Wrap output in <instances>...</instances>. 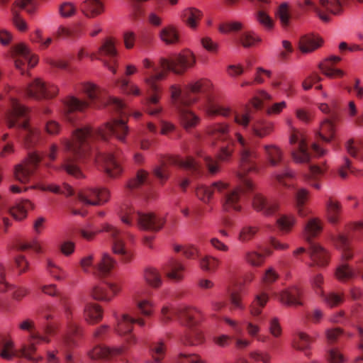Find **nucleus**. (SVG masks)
I'll return each instance as SVG.
<instances>
[{
    "label": "nucleus",
    "mask_w": 363,
    "mask_h": 363,
    "mask_svg": "<svg viewBox=\"0 0 363 363\" xmlns=\"http://www.w3.org/2000/svg\"><path fill=\"white\" fill-rule=\"evenodd\" d=\"M128 128L123 119L115 118L106 123L104 127L94 129L91 126H84L76 129L73 133L72 141L65 140L63 142L65 158L62 168L77 178L83 177L78 167L77 162L86 158L92 150L93 144L98 140L104 143L114 136L121 143H125Z\"/></svg>",
    "instance_id": "f257e3e1"
},
{
    "label": "nucleus",
    "mask_w": 363,
    "mask_h": 363,
    "mask_svg": "<svg viewBox=\"0 0 363 363\" xmlns=\"http://www.w3.org/2000/svg\"><path fill=\"white\" fill-rule=\"evenodd\" d=\"M202 86L203 83L199 81L186 86L184 90L176 85L170 87L173 105L178 112L181 124L187 130L199 122V117L189 109L188 106L196 101L195 96L202 91Z\"/></svg>",
    "instance_id": "f03ea898"
},
{
    "label": "nucleus",
    "mask_w": 363,
    "mask_h": 363,
    "mask_svg": "<svg viewBox=\"0 0 363 363\" xmlns=\"http://www.w3.org/2000/svg\"><path fill=\"white\" fill-rule=\"evenodd\" d=\"M238 142L241 147V156L240 161V170L238 177L241 179L242 186L232 192H228V208L231 207L235 211H240L241 206L238 203L241 194L244 192H253L255 186L253 183L245 177V174L255 169V160L257 157V153L245 146V142L241 135H236Z\"/></svg>",
    "instance_id": "7ed1b4c3"
},
{
    "label": "nucleus",
    "mask_w": 363,
    "mask_h": 363,
    "mask_svg": "<svg viewBox=\"0 0 363 363\" xmlns=\"http://www.w3.org/2000/svg\"><path fill=\"white\" fill-rule=\"evenodd\" d=\"M162 320L168 323L172 320L173 316H177L179 321L189 330L182 340L184 344L196 346L204 342L202 333L196 328L200 320V311L196 308L182 307L179 309H172L168 306L162 308Z\"/></svg>",
    "instance_id": "20e7f679"
},
{
    "label": "nucleus",
    "mask_w": 363,
    "mask_h": 363,
    "mask_svg": "<svg viewBox=\"0 0 363 363\" xmlns=\"http://www.w3.org/2000/svg\"><path fill=\"white\" fill-rule=\"evenodd\" d=\"M10 107L5 114V121L9 128L18 127L23 129V137L28 147L34 145L38 140V132L30 127L28 122V109L21 105L13 96H9Z\"/></svg>",
    "instance_id": "39448f33"
},
{
    "label": "nucleus",
    "mask_w": 363,
    "mask_h": 363,
    "mask_svg": "<svg viewBox=\"0 0 363 363\" xmlns=\"http://www.w3.org/2000/svg\"><path fill=\"white\" fill-rule=\"evenodd\" d=\"M143 64L147 69L143 73L145 76L144 82L152 92L151 95L146 99V111L151 116H157L161 112L162 108L158 105L160 99L159 87L156 82L163 79L166 74L160 71L159 67L148 59H145Z\"/></svg>",
    "instance_id": "423d86ee"
},
{
    "label": "nucleus",
    "mask_w": 363,
    "mask_h": 363,
    "mask_svg": "<svg viewBox=\"0 0 363 363\" xmlns=\"http://www.w3.org/2000/svg\"><path fill=\"white\" fill-rule=\"evenodd\" d=\"M322 229V222L318 218L308 220L304 227L303 236L310 245L309 255L314 262L310 264V267L313 264L324 267L328 263L329 256L327 251L318 244L311 242V239L318 235Z\"/></svg>",
    "instance_id": "0eeeda50"
},
{
    "label": "nucleus",
    "mask_w": 363,
    "mask_h": 363,
    "mask_svg": "<svg viewBox=\"0 0 363 363\" xmlns=\"http://www.w3.org/2000/svg\"><path fill=\"white\" fill-rule=\"evenodd\" d=\"M120 217L128 225H132L133 221H136L140 228L152 231L160 230L165 223L164 218H157L152 213L135 211L127 206L121 209Z\"/></svg>",
    "instance_id": "6e6552de"
},
{
    "label": "nucleus",
    "mask_w": 363,
    "mask_h": 363,
    "mask_svg": "<svg viewBox=\"0 0 363 363\" xmlns=\"http://www.w3.org/2000/svg\"><path fill=\"white\" fill-rule=\"evenodd\" d=\"M168 164H174L184 168L189 172L190 176L194 178H197L203 173L201 162L192 157H188L186 160L179 157H169L162 162L161 166L157 167L154 169L155 176L162 184H164L169 177Z\"/></svg>",
    "instance_id": "1a4fd4ad"
},
{
    "label": "nucleus",
    "mask_w": 363,
    "mask_h": 363,
    "mask_svg": "<svg viewBox=\"0 0 363 363\" xmlns=\"http://www.w3.org/2000/svg\"><path fill=\"white\" fill-rule=\"evenodd\" d=\"M101 232L108 234L112 243V248L114 253L121 255L124 262H130L132 255L125 250V243L123 241L125 233L110 223H104L101 225V228L96 231L81 230L80 234L84 239L91 240L96 233Z\"/></svg>",
    "instance_id": "9d476101"
},
{
    "label": "nucleus",
    "mask_w": 363,
    "mask_h": 363,
    "mask_svg": "<svg viewBox=\"0 0 363 363\" xmlns=\"http://www.w3.org/2000/svg\"><path fill=\"white\" fill-rule=\"evenodd\" d=\"M18 328L24 331H28L29 335L28 340L29 343L28 345H23V350L21 352L23 354L26 353V349L28 351L34 352L36 351V345L42 343H50V335H52L55 332V328L51 324H47L43 327V332L35 330V323L32 320L26 319L18 324Z\"/></svg>",
    "instance_id": "9b49d317"
},
{
    "label": "nucleus",
    "mask_w": 363,
    "mask_h": 363,
    "mask_svg": "<svg viewBox=\"0 0 363 363\" xmlns=\"http://www.w3.org/2000/svg\"><path fill=\"white\" fill-rule=\"evenodd\" d=\"M299 4L303 9L313 11L323 22L330 21L331 14H338L342 11L339 0H303Z\"/></svg>",
    "instance_id": "f8f14e48"
},
{
    "label": "nucleus",
    "mask_w": 363,
    "mask_h": 363,
    "mask_svg": "<svg viewBox=\"0 0 363 363\" xmlns=\"http://www.w3.org/2000/svg\"><path fill=\"white\" fill-rule=\"evenodd\" d=\"M109 198V192L106 189L89 188L80 191L77 194V201L73 204L70 208L73 215H79L84 216L86 211L80 210L77 208L78 203L84 205L97 206L108 201Z\"/></svg>",
    "instance_id": "ddd939ff"
},
{
    "label": "nucleus",
    "mask_w": 363,
    "mask_h": 363,
    "mask_svg": "<svg viewBox=\"0 0 363 363\" xmlns=\"http://www.w3.org/2000/svg\"><path fill=\"white\" fill-rule=\"evenodd\" d=\"M195 62V57L190 51L177 55L169 60L165 58L160 60V65L163 69L172 71L177 74L184 73L187 69L192 67Z\"/></svg>",
    "instance_id": "4468645a"
},
{
    "label": "nucleus",
    "mask_w": 363,
    "mask_h": 363,
    "mask_svg": "<svg viewBox=\"0 0 363 363\" xmlns=\"http://www.w3.org/2000/svg\"><path fill=\"white\" fill-rule=\"evenodd\" d=\"M11 55L16 69L24 73L26 67H34L38 63V57L24 44H18L11 48Z\"/></svg>",
    "instance_id": "2eb2a0df"
},
{
    "label": "nucleus",
    "mask_w": 363,
    "mask_h": 363,
    "mask_svg": "<svg viewBox=\"0 0 363 363\" xmlns=\"http://www.w3.org/2000/svg\"><path fill=\"white\" fill-rule=\"evenodd\" d=\"M363 233V222L350 223L346 226L345 233H340L333 238L337 247L342 252V257L345 259H350L352 254L350 251V239L352 237V233Z\"/></svg>",
    "instance_id": "dca6fc26"
},
{
    "label": "nucleus",
    "mask_w": 363,
    "mask_h": 363,
    "mask_svg": "<svg viewBox=\"0 0 363 363\" xmlns=\"http://www.w3.org/2000/svg\"><path fill=\"white\" fill-rule=\"evenodd\" d=\"M57 92V86L53 84H47L40 79H35L23 90L25 96L37 100L53 98Z\"/></svg>",
    "instance_id": "f3484780"
},
{
    "label": "nucleus",
    "mask_w": 363,
    "mask_h": 363,
    "mask_svg": "<svg viewBox=\"0 0 363 363\" xmlns=\"http://www.w3.org/2000/svg\"><path fill=\"white\" fill-rule=\"evenodd\" d=\"M117 55L115 42L111 38H107L99 47L98 52L92 54L91 58L101 61L105 67L113 74H116V69L114 65L116 64Z\"/></svg>",
    "instance_id": "a211bd4d"
},
{
    "label": "nucleus",
    "mask_w": 363,
    "mask_h": 363,
    "mask_svg": "<svg viewBox=\"0 0 363 363\" xmlns=\"http://www.w3.org/2000/svg\"><path fill=\"white\" fill-rule=\"evenodd\" d=\"M93 256L88 255L81 259L80 265L85 272H92L93 274L98 276H105L108 274L114 266V261L107 254H104L101 260L96 265L92 267Z\"/></svg>",
    "instance_id": "6ab92c4d"
},
{
    "label": "nucleus",
    "mask_w": 363,
    "mask_h": 363,
    "mask_svg": "<svg viewBox=\"0 0 363 363\" xmlns=\"http://www.w3.org/2000/svg\"><path fill=\"white\" fill-rule=\"evenodd\" d=\"M113 145L106 152H101L96 158L98 162L103 165L106 174L110 177L120 175L123 171L122 167L117 160L118 152L113 150Z\"/></svg>",
    "instance_id": "aec40b11"
},
{
    "label": "nucleus",
    "mask_w": 363,
    "mask_h": 363,
    "mask_svg": "<svg viewBox=\"0 0 363 363\" xmlns=\"http://www.w3.org/2000/svg\"><path fill=\"white\" fill-rule=\"evenodd\" d=\"M40 160L41 157L38 153L30 152L25 164H18L15 166L13 172L15 179L21 183H27L33 174V169L37 167Z\"/></svg>",
    "instance_id": "412c9836"
},
{
    "label": "nucleus",
    "mask_w": 363,
    "mask_h": 363,
    "mask_svg": "<svg viewBox=\"0 0 363 363\" xmlns=\"http://www.w3.org/2000/svg\"><path fill=\"white\" fill-rule=\"evenodd\" d=\"M290 143L296 145L291 152L295 162L299 163L309 162L311 155L308 151V145L306 139L301 133L294 130L290 137Z\"/></svg>",
    "instance_id": "4be33fe9"
},
{
    "label": "nucleus",
    "mask_w": 363,
    "mask_h": 363,
    "mask_svg": "<svg viewBox=\"0 0 363 363\" xmlns=\"http://www.w3.org/2000/svg\"><path fill=\"white\" fill-rule=\"evenodd\" d=\"M22 350L23 345L19 350H15L13 341L4 340L0 345V357L6 360H11L14 357H23L33 362H37L41 359V357H35L33 356L35 354L34 352L28 351V350L26 349V352L27 354H23L21 352Z\"/></svg>",
    "instance_id": "5701e85b"
},
{
    "label": "nucleus",
    "mask_w": 363,
    "mask_h": 363,
    "mask_svg": "<svg viewBox=\"0 0 363 363\" xmlns=\"http://www.w3.org/2000/svg\"><path fill=\"white\" fill-rule=\"evenodd\" d=\"M114 316L117 319L118 323L116 328V332L120 335H127L126 341L131 344L135 342V338L130 333L133 330L134 323H138L140 326L145 325V321L141 318H134L128 314H123L121 319H118L116 314Z\"/></svg>",
    "instance_id": "b1692460"
},
{
    "label": "nucleus",
    "mask_w": 363,
    "mask_h": 363,
    "mask_svg": "<svg viewBox=\"0 0 363 363\" xmlns=\"http://www.w3.org/2000/svg\"><path fill=\"white\" fill-rule=\"evenodd\" d=\"M253 208L264 216L273 215L279 208L278 203L274 200H269L262 194L255 192L252 199Z\"/></svg>",
    "instance_id": "393cba45"
},
{
    "label": "nucleus",
    "mask_w": 363,
    "mask_h": 363,
    "mask_svg": "<svg viewBox=\"0 0 363 363\" xmlns=\"http://www.w3.org/2000/svg\"><path fill=\"white\" fill-rule=\"evenodd\" d=\"M6 267L4 264L0 263V291H8L11 294V297L16 301H21L29 294V289L23 286L16 285H9L5 282Z\"/></svg>",
    "instance_id": "a878e982"
},
{
    "label": "nucleus",
    "mask_w": 363,
    "mask_h": 363,
    "mask_svg": "<svg viewBox=\"0 0 363 363\" xmlns=\"http://www.w3.org/2000/svg\"><path fill=\"white\" fill-rule=\"evenodd\" d=\"M89 104L85 101L80 100L74 96H69L64 101V115L69 122L74 123L75 120V112L83 111Z\"/></svg>",
    "instance_id": "bb28decb"
},
{
    "label": "nucleus",
    "mask_w": 363,
    "mask_h": 363,
    "mask_svg": "<svg viewBox=\"0 0 363 363\" xmlns=\"http://www.w3.org/2000/svg\"><path fill=\"white\" fill-rule=\"evenodd\" d=\"M120 291L115 284H103L93 288L91 296L98 301H110Z\"/></svg>",
    "instance_id": "cd10ccee"
},
{
    "label": "nucleus",
    "mask_w": 363,
    "mask_h": 363,
    "mask_svg": "<svg viewBox=\"0 0 363 363\" xmlns=\"http://www.w3.org/2000/svg\"><path fill=\"white\" fill-rule=\"evenodd\" d=\"M226 184L218 182L213 183L212 187H208L206 186L200 185L198 186L196 190V196L201 201L207 202L210 200L213 192H218L223 196H226Z\"/></svg>",
    "instance_id": "c85d7f7f"
},
{
    "label": "nucleus",
    "mask_w": 363,
    "mask_h": 363,
    "mask_svg": "<svg viewBox=\"0 0 363 363\" xmlns=\"http://www.w3.org/2000/svg\"><path fill=\"white\" fill-rule=\"evenodd\" d=\"M125 350L124 347L110 348L105 346H96L90 352L89 356L93 359H110L121 355Z\"/></svg>",
    "instance_id": "c756f323"
},
{
    "label": "nucleus",
    "mask_w": 363,
    "mask_h": 363,
    "mask_svg": "<svg viewBox=\"0 0 363 363\" xmlns=\"http://www.w3.org/2000/svg\"><path fill=\"white\" fill-rule=\"evenodd\" d=\"M83 91L89 98L90 104L100 108L106 104V99L101 90L94 84L86 83L83 85Z\"/></svg>",
    "instance_id": "7c9ffc66"
},
{
    "label": "nucleus",
    "mask_w": 363,
    "mask_h": 363,
    "mask_svg": "<svg viewBox=\"0 0 363 363\" xmlns=\"http://www.w3.org/2000/svg\"><path fill=\"white\" fill-rule=\"evenodd\" d=\"M80 10L86 18H94L102 14L105 7L101 0H85L82 3Z\"/></svg>",
    "instance_id": "2f4dec72"
},
{
    "label": "nucleus",
    "mask_w": 363,
    "mask_h": 363,
    "mask_svg": "<svg viewBox=\"0 0 363 363\" xmlns=\"http://www.w3.org/2000/svg\"><path fill=\"white\" fill-rule=\"evenodd\" d=\"M243 291L242 282L236 283L233 281L228 285V304H230L232 309H242V302Z\"/></svg>",
    "instance_id": "473e14b6"
},
{
    "label": "nucleus",
    "mask_w": 363,
    "mask_h": 363,
    "mask_svg": "<svg viewBox=\"0 0 363 363\" xmlns=\"http://www.w3.org/2000/svg\"><path fill=\"white\" fill-rule=\"evenodd\" d=\"M202 16L203 13L200 10L194 7H186L182 11L180 18L189 28L196 29Z\"/></svg>",
    "instance_id": "72a5a7b5"
},
{
    "label": "nucleus",
    "mask_w": 363,
    "mask_h": 363,
    "mask_svg": "<svg viewBox=\"0 0 363 363\" xmlns=\"http://www.w3.org/2000/svg\"><path fill=\"white\" fill-rule=\"evenodd\" d=\"M250 129L255 136L262 138L273 131L274 125L272 123L262 119H253Z\"/></svg>",
    "instance_id": "f704fd0d"
},
{
    "label": "nucleus",
    "mask_w": 363,
    "mask_h": 363,
    "mask_svg": "<svg viewBox=\"0 0 363 363\" xmlns=\"http://www.w3.org/2000/svg\"><path fill=\"white\" fill-rule=\"evenodd\" d=\"M302 295L301 290L298 286H292L287 290L283 291L279 296V300L288 306L301 305L300 298Z\"/></svg>",
    "instance_id": "c9c22d12"
},
{
    "label": "nucleus",
    "mask_w": 363,
    "mask_h": 363,
    "mask_svg": "<svg viewBox=\"0 0 363 363\" xmlns=\"http://www.w3.org/2000/svg\"><path fill=\"white\" fill-rule=\"evenodd\" d=\"M341 60V58L337 56H330L324 62L320 64L319 68L321 72L328 77H342L344 75L343 71L338 69H335L333 65L337 63Z\"/></svg>",
    "instance_id": "e433bc0d"
},
{
    "label": "nucleus",
    "mask_w": 363,
    "mask_h": 363,
    "mask_svg": "<svg viewBox=\"0 0 363 363\" xmlns=\"http://www.w3.org/2000/svg\"><path fill=\"white\" fill-rule=\"evenodd\" d=\"M323 40L318 36L306 35L299 40V49L303 53L311 52L322 45Z\"/></svg>",
    "instance_id": "4c0bfd02"
},
{
    "label": "nucleus",
    "mask_w": 363,
    "mask_h": 363,
    "mask_svg": "<svg viewBox=\"0 0 363 363\" xmlns=\"http://www.w3.org/2000/svg\"><path fill=\"white\" fill-rule=\"evenodd\" d=\"M84 315L88 323L94 324L101 320L103 309L97 303H89L84 307Z\"/></svg>",
    "instance_id": "58836bf2"
},
{
    "label": "nucleus",
    "mask_w": 363,
    "mask_h": 363,
    "mask_svg": "<svg viewBox=\"0 0 363 363\" xmlns=\"http://www.w3.org/2000/svg\"><path fill=\"white\" fill-rule=\"evenodd\" d=\"M264 155L271 166H277L281 163L283 158V151L276 145H264L263 146Z\"/></svg>",
    "instance_id": "ea45409f"
},
{
    "label": "nucleus",
    "mask_w": 363,
    "mask_h": 363,
    "mask_svg": "<svg viewBox=\"0 0 363 363\" xmlns=\"http://www.w3.org/2000/svg\"><path fill=\"white\" fill-rule=\"evenodd\" d=\"M33 208V204L29 200H23L9 208V212L16 219L21 220L27 216V211Z\"/></svg>",
    "instance_id": "a19ab883"
},
{
    "label": "nucleus",
    "mask_w": 363,
    "mask_h": 363,
    "mask_svg": "<svg viewBox=\"0 0 363 363\" xmlns=\"http://www.w3.org/2000/svg\"><path fill=\"white\" fill-rule=\"evenodd\" d=\"M334 118H326L320 124L318 136L324 142H330L335 135Z\"/></svg>",
    "instance_id": "79ce46f5"
},
{
    "label": "nucleus",
    "mask_w": 363,
    "mask_h": 363,
    "mask_svg": "<svg viewBox=\"0 0 363 363\" xmlns=\"http://www.w3.org/2000/svg\"><path fill=\"white\" fill-rule=\"evenodd\" d=\"M160 39L167 45H174L179 42V35L176 27L169 25L160 31Z\"/></svg>",
    "instance_id": "37998d69"
},
{
    "label": "nucleus",
    "mask_w": 363,
    "mask_h": 363,
    "mask_svg": "<svg viewBox=\"0 0 363 363\" xmlns=\"http://www.w3.org/2000/svg\"><path fill=\"white\" fill-rule=\"evenodd\" d=\"M33 188L39 189L43 191H50L55 194H65L67 196L74 194V190L72 188L66 183H64L62 186L56 184L45 186L41 184H38L35 186H33Z\"/></svg>",
    "instance_id": "c03bdc74"
},
{
    "label": "nucleus",
    "mask_w": 363,
    "mask_h": 363,
    "mask_svg": "<svg viewBox=\"0 0 363 363\" xmlns=\"http://www.w3.org/2000/svg\"><path fill=\"white\" fill-rule=\"evenodd\" d=\"M347 153L359 160H363V142L354 140L353 138L348 140L345 143Z\"/></svg>",
    "instance_id": "a18cd8bd"
},
{
    "label": "nucleus",
    "mask_w": 363,
    "mask_h": 363,
    "mask_svg": "<svg viewBox=\"0 0 363 363\" xmlns=\"http://www.w3.org/2000/svg\"><path fill=\"white\" fill-rule=\"evenodd\" d=\"M312 342L313 340L309 335L305 333L299 332L294 339V347L297 350L304 351L305 354L308 356V350L310 348Z\"/></svg>",
    "instance_id": "49530a36"
},
{
    "label": "nucleus",
    "mask_w": 363,
    "mask_h": 363,
    "mask_svg": "<svg viewBox=\"0 0 363 363\" xmlns=\"http://www.w3.org/2000/svg\"><path fill=\"white\" fill-rule=\"evenodd\" d=\"M327 216L329 222L333 225L339 222L341 206L340 204L335 201L330 199L326 204Z\"/></svg>",
    "instance_id": "de8ad7c7"
},
{
    "label": "nucleus",
    "mask_w": 363,
    "mask_h": 363,
    "mask_svg": "<svg viewBox=\"0 0 363 363\" xmlns=\"http://www.w3.org/2000/svg\"><path fill=\"white\" fill-rule=\"evenodd\" d=\"M206 113L211 117L226 115V110L223 108L218 99L209 98L206 106Z\"/></svg>",
    "instance_id": "09e8293b"
},
{
    "label": "nucleus",
    "mask_w": 363,
    "mask_h": 363,
    "mask_svg": "<svg viewBox=\"0 0 363 363\" xmlns=\"http://www.w3.org/2000/svg\"><path fill=\"white\" fill-rule=\"evenodd\" d=\"M309 192L305 189H298L295 195L296 206L300 216H306L308 212L304 208V205L308 199Z\"/></svg>",
    "instance_id": "8fccbe9b"
},
{
    "label": "nucleus",
    "mask_w": 363,
    "mask_h": 363,
    "mask_svg": "<svg viewBox=\"0 0 363 363\" xmlns=\"http://www.w3.org/2000/svg\"><path fill=\"white\" fill-rule=\"evenodd\" d=\"M184 269V266L176 261L171 262L164 269V272L166 275L170 279L174 281H179L182 279V275L181 274Z\"/></svg>",
    "instance_id": "3c124183"
},
{
    "label": "nucleus",
    "mask_w": 363,
    "mask_h": 363,
    "mask_svg": "<svg viewBox=\"0 0 363 363\" xmlns=\"http://www.w3.org/2000/svg\"><path fill=\"white\" fill-rule=\"evenodd\" d=\"M145 281L153 288H158L162 284V279L159 272L153 268H147L144 272Z\"/></svg>",
    "instance_id": "603ef678"
},
{
    "label": "nucleus",
    "mask_w": 363,
    "mask_h": 363,
    "mask_svg": "<svg viewBox=\"0 0 363 363\" xmlns=\"http://www.w3.org/2000/svg\"><path fill=\"white\" fill-rule=\"evenodd\" d=\"M268 296L265 293L257 295L250 307V313L254 316H258L262 312V309L264 307L268 301Z\"/></svg>",
    "instance_id": "864d4df0"
},
{
    "label": "nucleus",
    "mask_w": 363,
    "mask_h": 363,
    "mask_svg": "<svg viewBox=\"0 0 363 363\" xmlns=\"http://www.w3.org/2000/svg\"><path fill=\"white\" fill-rule=\"evenodd\" d=\"M150 350L154 363H160L166 351V347L164 342L162 341L153 342L150 346Z\"/></svg>",
    "instance_id": "5fc2aeb1"
},
{
    "label": "nucleus",
    "mask_w": 363,
    "mask_h": 363,
    "mask_svg": "<svg viewBox=\"0 0 363 363\" xmlns=\"http://www.w3.org/2000/svg\"><path fill=\"white\" fill-rule=\"evenodd\" d=\"M296 223V218L291 215H282L277 220V224L283 233H289Z\"/></svg>",
    "instance_id": "6e6d98bb"
},
{
    "label": "nucleus",
    "mask_w": 363,
    "mask_h": 363,
    "mask_svg": "<svg viewBox=\"0 0 363 363\" xmlns=\"http://www.w3.org/2000/svg\"><path fill=\"white\" fill-rule=\"evenodd\" d=\"M118 86L121 90L127 95L139 96L141 93L139 87L125 79H121L118 81Z\"/></svg>",
    "instance_id": "4d7b16f0"
},
{
    "label": "nucleus",
    "mask_w": 363,
    "mask_h": 363,
    "mask_svg": "<svg viewBox=\"0 0 363 363\" xmlns=\"http://www.w3.org/2000/svg\"><path fill=\"white\" fill-rule=\"evenodd\" d=\"M239 42L244 48H250L261 42V38L254 33L245 32L240 35Z\"/></svg>",
    "instance_id": "13d9d810"
},
{
    "label": "nucleus",
    "mask_w": 363,
    "mask_h": 363,
    "mask_svg": "<svg viewBox=\"0 0 363 363\" xmlns=\"http://www.w3.org/2000/svg\"><path fill=\"white\" fill-rule=\"evenodd\" d=\"M135 301L137 305V308L141 314L145 316H150L152 315L154 306L152 301L147 299H140L138 297L135 298Z\"/></svg>",
    "instance_id": "bf43d9fd"
},
{
    "label": "nucleus",
    "mask_w": 363,
    "mask_h": 363,
    "mask_svg": "<svg viewBox=\"0 0 363 363\" xmlns=\"http://www.w3.org/2000/svg\"><path fill=\"white\" fill-rule=\"evenodd\" d=\"M354 274L347 264H342L337 268L335 275L339 280L345 281L352 278Z\"/></svg>",
    "instance_id": "052dcab7"
},
{
    "label": "nucleus",
    "mask_w": 363,
    "mask_h": 363,
    "mask_svg": "<svg viewBox=\"0 0 363 363\" xmlns=\"http://www.w3.org/2000/svg\"><path fill=\"white\" fill-rule=\"evenodd\" d=\"M77 12V7L74 3L65 1L59 6V13L63 18H70Z\"/></svg>",
    "instance_id": "680f3d73"
},
{
    "label": "nucleus",
    "mask_w": 363,
    "mask_h": 363,
    "mask_svg": "<svg viewBox=\"0 0 363 363\" xmlns=\"http://www.w3.org/2000/svg\"><path fill=\"white\" fill-rule=\"evenodd\" d=\"M324 301L330 307H335L340 304L344 299V296L342 294H337L335 292H330L328 294L323 295L321 296Z\"/></svg>",
    "instance_id": "e2e57ef3"
},
{
    "label": "nucleus",
    "mask_w": 363,
    "mask_h": 363,
    "mask_svg": "<svg viewBox=\"0 0 363 363\" xmlns=\"http://www.w3.org/2000/svg\"><path fill=\"white\" fill-rule=\"evenodd\" d=\"M178 363H206L200 355L195 353H180Z\"/></svg>",
    "instance_id": "0e129e2a"
},
{
    "label": "nucleus",
    "mask_w": 363,
    "mask_h": 363,
    "mask_svg": "<svg viewBox=\"0 0 363 363\" xmlns=\"http://www.w3.org/2000/svg\"><path fill=\"white\" fill-rule=\"evenodd\" d=\"M147 177V173L143 170H139L137 173L135 178L133 179L128 184V188L133 190L139 187L140 185L145 183Z\"/></svg>",
    "instance_id": "69168bd1"
},
{
    "label": "nucleus",
    "mask_w": 363,
    "mask_h": 363,
    "mask_svg": "<svg viewBox=\"0 0 363 363\" xmlns=\"http://www.w3.org/2000/svg\"><path fill=\"white\" fill-rule=\"evenodd\" d=\"M257 21L267 29L273 27L272 19L267 13L264 8H261L257 13L256 16Z\"/></svg>",
    "instance_id": "338daca9"
},
{
    "label": "nucleus",
    "mask_w": 363,
    "mask_h": 363,
    "mask_svg": "<svg viewBox=\"0 0 363 363\" xmlns=\"http://www.w3.org/2000/svg\"><path fill=\"white\" fill-rule=\"evenodd\" d=\"M326 358L329 363H343L345 361L343 354L336 348L328 350Z\"/></svg>",
    "instance_id": "774afa93"
}]
</instances>
